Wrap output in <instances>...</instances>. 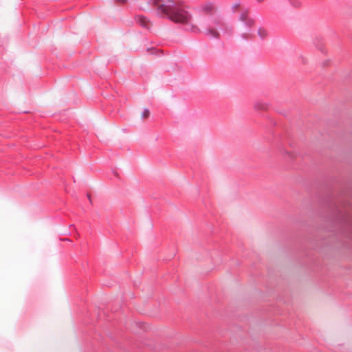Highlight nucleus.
Here are the masks:
<instances>
[{"mask_svg": "<svg viewBox=\"0 0 352 352\" xmlns=\"http://www.w3.org/2000/svg\"><path fill=\"white\" fill-rule=\"evenodd\" d=\"M149 116H150V111H149V110H148V109H145L143 111V112H142V115H141V117H142V118H143V119H146V118H148L149 117Z\"/></svg>", "mask_w": 352, "mask_h": 352, "instance_id": "nucleus-10", "label": "nucleus"}, {"mask_svg": "<svg viewBox=\"0 0 352 352\" xmlns=\"http://www.w3.org/2000/svg\"><path fill=\"white\" fill-rule=\"evenodd\" d=\"M175 4H177L175 0H169L166 1H163V3H159L156 6V9L159 14L166 16L168 13H169L170 10H171Z\"/></svg>", "mask_w": 352, "mask_h": 352, "instance_id": "nucleus-3", "label": "nucleus"}, {"mask_svg": "<svg viewBox=\"0 0 352 352\" xmlns=\"http://www.w3.org/2000/svg\"><path fill=\"white\" fill-rule=\"evenodd\" d=\"M248 18H250L248 16V11H245L243 12V13H241V14L240 15V20L241 21H245Z\"/></svg>", "mask_w": 352, "mask_h": 352, "instance_id": "nucleus-9", "label": "nucleus"}, {"mask_svg": "<svg viewBox=\"0 0 352 352\" xmlns=\"http://www.w3.org/2000/svg\"><path fill=\"white\" fill-rule=\"evenodd\" d=\"M257 35L262 40L266 39L269 36L267 29L262 26L259 27L257 29Z\"/></svg>", "mask_w": 352, "mask_h": 352, "instance_id": "nucleus-6", "label": "nucleus"}, {"mask_svg": "<svg viewBox=\"0 0 352 352\" xmlns=\"http://www.w3.org/2000/svg\"><path fill=\"white\" fill-rule=\"evenodd\" d=\"M200 10L204 14L206 15H211L217 11V7L214 3L206 1L200 6Z\"/></svg>", "mask_w": 352, "mask_h": 352, "instance_id": "nucleus-4", "label": "nucleus"}, {"mask_svg": "<svg viewBox=\"0 0 352 352\" xmlns=\"http://www.w3.org/2000/svg\"><path fill=\"white\" fill-rule=\"evenodd\" d=\"M245 25L250 28L252 27L255 24V21L254 19H252V18H248L245 21Z\"/></svg>", "mask_w": 352, "mask_h": 352, "instance_id": "nucleus-8", "label": "nucleus"}, {"mask_svg": "<svg viewBox=\"0 0 352 352\" xmlns=\"http://www.w3.org/2000/svg\"><path fill=\"white\" fill-rule=\"evenodd\" d=\"M166 16L175 23L184 24L189 23L192 19L191 14L177 4H175Z\"/></svg>", "mask_w": 352, "mask_h": 352, "instance_id": "nucleus-1", "label": "nucleus"}, {"mask_svg": "<svg viewBox=\"0 0 352 352\" xmlns=\"http://www.w3.org/2000/svg\"><path fill=\"white\" fill-rule=\"evenodd\" d=\"M313 46L316 50L320 51L322 54L326 55L327 54V49L325 46L324 42L321 38H315L313 40Z\"/></svg>", "mask_w": 352, "mask_h": 352, "instance_id": "nucleus-5", "label": "nucleus"}, {"mask_svg": "<svg viewBox=\"0 0 352 352\" xmlns=\"http://www.w3.org/2000/svg\"><path fill=\"white\" fill-rule=\"evenodd\" d=\"M137 21H138V23H140L143 27H145V28H148L149 27V21H148V20L146 17H144L143 16H138L137 17Z\"/></svg>", "mask_w": 352, "mask_h": 352, "instance_id": "nucleus-7", "label": "nucleus"}, {"mask_svg": "<svg viewBox=\"0 0 352 352\" xmlns=\"http://www.w3.org/2000/svg\"><path fill=\"white\" fill-rule=\"evenodd\" d=\"M258 3H262L265 0H256Z\"/></svg>", "mask_w": 352, "mask_h": 352, "instance_id": "nucleus-12", "label": "nucleus"}, {"mask_svg": "<svg viewBox=\"0 0 352 352\" xmlns=\"http://www.w3.org/2000/svg\"><path fill=\"white\" fill-rule=\"evenodd\" d=\"M212 25H209L206 30V33L207 35L213 38L220 37L221 34L217 28L221 30L223 33L231 32V28L228 27L221 19L214 18L212 20Z\"/></svg>", "mask_w": 352, "mask_h": 352, "instance_id": "nucleus-2", "label": "nucleus"}, {"mask_svg": "<svg viewBox=\"0 0 352 352\" xmlns=\"http://www.w3.org/2000/svg\"><path fill=\"white\" fill-rule=\"evenodd\" d=\"M191 30L193 32H199V28L196 25H192L191 26Z\"/></svg>", "mask_w": 352, "mask_h": 352, "instance_id": "nucleus-11", "label": "nucleus"}, {"mask_svg": "<svg viewBox=\"0 0 352 352\" xmlns=\"http://www.w3.org/2000/svg\"><path fill=\"white\" fill-rule=\"evenodd\" d=\"M328 62H329L328 60L325 61V65H327Z\"/></svg>", "mask_w": 352, "mask_h": 352, "instance_id": "nucleus-13", "label": "nucleus"}]
</instances>
